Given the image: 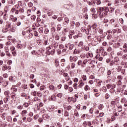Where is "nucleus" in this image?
<instances>
[{"label": "nucleus", "mask_w": 127, "mask_h": 127, "mask_svg": "<svg viewBox=\"0 0 127 127\" xmlns=\"http://www.w3.org/2000/svg\"><path fill=\"white\" fill-rule=\"evenodd\" d=\"M37 25H36V23H34L32 24V29L34 30L35 29V27H37Z\"/></svg>", "instance_id": "c9c22d12"}, {"label": "nucleus", "mask_w": 127, "mask_h": 127, "mask_svg": "<svg viewBox=\"0 0 127 127\" xmlns=\"http://www.w3.org/2000/svg\"><path fill=\"white\" fill-rule=\"evenodd\" d=\"M102 90L104 93H106L107 92V87H106V86H103L102 88Z\"/></svg>", "instance_id": "f704fd0d"}, {"label": "nucleus", "mask_w": 127, "mask_h": 127, "mask_svg": "<svg viewBox=\"0 0 127 127\" xmlns=\"http://www.w3.org/2000/svg\"><path fill=\"white\" fill-rule=\"evenodd\" d=\"M9 94H10V92L8 90H6L4 92V95L5 97H8V98H10Z\"/></svg>", "instance_id": "1a4fd4ad"}, {"label": "nucleus", "mask_w": 127, "mask_h": 127, "mask_svg": "<svg viewBox=\"0 0 127 127\" xmlns=\"http://www.w3.org/2000/svg\"><path fill=\"white\" fill-rule=\"evenodd\" d=\"M31 94L32 96H34V97H36V96H37V92L34 90L32 91Z\"/></svg>", "instance_id": "a211bd4d"}, {"label": "nucleus", "mask_w": 127, "mask_h": 127, "mask_svg": "<svg viewBox=\"0 0 127 127\" xmlns=\"http://www.w3.org/2000/svg\"><path fill=\"white\" fill-rule=\"evenodd\" d=\"M84 85H85V83L84 82L80 83L79 85H78V87L79 88H82V87H83V86H84Z\"/></svg>", "instance_id": "a19ab883"}, {"label": "nucleus", "mask_w": 127, "mask_h": 127, "mask_svg": "<svg viewBox=\"0 0 127 127\" xmlns=\"http://www.w3.org/2000/svg\"><path fill=\"white\" fill-rule=\"evenodd\" d=\"M117 79H118V80H120V81H121V80H123V76L122 75H118L117 77Z\"/></svg>", "instance_id": "bf43d9fd"}, {"label": "nucleus", "mask_w": 127, "mask_h": 127, "mask_svg": "<svg viewBox=\"0 0 127 127\" xmlns=\"http://www.w3.org/2000/svg\"><path fill=\"white\" fill-rule=\"evenodd\" d=\"M108 14V12L104 11L102 14H99V16L100 17V18H103V17H105L106 15Z\"/></svg>", "instance_id": "0eeeda50"}, {"label": "nucleus", "mask_w": 127, "mask_h": 127, "mask_svg": "<svg viewBox=\"0 0 127 127\" xmlns=\"http://www.w3.org/2000/svg\"><path fill=\"white\" fill-rule=\"evenodd\" d=\"M81 58H85L86 57V54H82L80 55Z\"/></svg>", "instance_id": "774afa93"}, {"label": "nucleus", "mask_w": 127, "mask_h": 127, "mask_svg": "<svg viewBox=\"0 0 127 127\" xmlns=\"http://www.w3.org/2000/svg\"><path fill=\"white\" fill-rule=\"evenodd\" d=\"M77 83H74L73 85V87L74 88V89H75V90H76L77 89Z\"/></svg>", "instance_id": "338daca9"}, {"label": "nucleus", "mask_w": 127, "mask_h": 127, "mask_svg": "<svg viewBox=\"0 0 127 127\" xmlns=\"http://www.w3.org/2000/svg\"><path fill=\"white\" fill-rule=\"evenodd\" d=\"M77 64L78 66H80L82 64V60H79L77 62Z\"/></svg>", "instance_id": "e2e57ef3"}, {"label": "nucleus", "mask_w": 127, "mask_h": 127, "mask_svg": "<svg viewBox=\"0 0 127 127\" xmlns=\"http://www.w3.org/2000/svg\"><path fill=\"white\" fill-rule=\"evenodd\" d=\"M10 50L11 51H14V50H15V48L13 46H11L10 47Z\"/></svg>", "instance_id": "6e6d98bb"}, {"label": "nucleus", "mask_w": 127, "mask_h": 127, "mask_svg": "<svg viewBox=\"0 0 127 127\" xmlns=\"http://www.w3.org/2000/svg\"><path fill=\"white\" fill-rule=\"evenodd\" d=\"M81 78L83 81H87V76L85 75H82Z\"/></svg>", "instance_id": "b1692460"}, {"label": "nucleus", "mask_w": 127, "mask_h": 127, "mask_svg": "<svg viewBox=\"0 0 127 127\" xmlns=\"http://www.w3.org/2000/svg\"><path fill=\"white\" fill-rule=\"evenodd\" d=\"M31 12V10L30 9H28L27 10V16H29L30 15V13Z\"/></svg>", "instance_id": "a18cd8bd"}, {"label": "nucleus", "mask_w": 127, "mask_h": 127, "mask_svg": "<svg viewBox=\"0 0 127 127\" xmlns=\"http://www.w3.org/2000/svg\"><path fill=\"white\" fill-rule=\"evenodd\" d=\"M89 79H90V80H94V79H95V76H94L93 75H90L89 77Z\"/></svg>", "instance_id": "69168bd1"}, {"label": "nucleus", "mask_w": 127, "mask_h": 127, "mask_svg": "<svg viewBox=\"0 0 127 127\" xmlns=\"http://www.w3.org/2000/svg\"><path fill=\"white\" fill-rule=\"evenodd\" d=\"M105 97L106 100H108V99L110 98V94H109L108 93H106Z\"/></svg>", "instance_id": "603ef678"}, {"label": "nucleus", "mask_w": 127, "mask_h": 127, "mask_svg": "<svg viewBox=\"0 0 127 127\" xmlns=\"http://www.w3.org/2000/svg\"><path fill=\"white\" fill-rule=\"evenodd\" d=\"M122 59H124V60H127V55H124L122 57Z\"/></svg>", "instance_id": "49530a36"}, {"label": "nucleus", "mask_w": 127, "mask_h": 127, "mask_svg": "<svg viewBox=\"0 0 127 127\" xmlns=\"http://www.w3.org/2000/svg\"><path fill=\"white\" fill-rule=\"evenodd\" d=\"M90 50V49L89 48V47L88 46H84V50H85V51H89V50Z\"/></svg>", "instance_id": "680f3d73"}, {"label": "nucleus", "mask_w": 127, "mask_h": 127, "mask_svg": "<svg viewBox=\"0 0 127 127\" xmlns=\"http://www.w3.org/2000/svg\"><path fill=\"white\" fill-rule=\"evenodd\" d=\"M84 90L85 91H90V87L89 86V85H86L85 87H84Z\"/></svg>", "instance_id": "4be33fe9"}, {"label": "nucleus", "mask_w": 127, "mask_h": 127, "mask_svg": "<svg viewBox=\"0 0 127 127\" xmlns=\"http://www.w3.org/2000/svg\"><path fill=\"white\" fill-rule=\"evenodd\" d=\"M10 69H11V66H10V65H3L2 67V69L3 71H5V70H10Z\"/></svg>", "instance_id": "423d86ee"}, {"label": "nucleus", "mask_w": 127, "mask_h": 127, "mask_svg": "<svg viewBox=\"0 0 127 127\" xmlns=\"http://www.w3.org/2000/svg\"><path fill=\"white\" fill-rule=\"evenodd\" d=\"M44 45H49V44H50V40L47 39L46 40L44 41Z\"/></svg>", "instance_id": "ddd939ff"}, {"label": "nucleus", "mask_w": 127, "mask_h": 127, "mask_svg": "<svg viewBox=\"0 0 127 127\" xmlns=\"http://www.w3.org/2000/svg\"><path fill=\"white\" fill-rule=\"evenodd\" d=\"M117 56H123L124 55V52L119 51L117 52Z\"/></svg>", "instance_id": "2eb2a0df"}, {"label": "nucleus", "mask_w": 127, "mask_h": 127, "mask_svg": "<svg viewBox=\"0 0 127 127\" xmlns=\"http://www.w3.org/2000/svg\"><path fill=\"white\" fill-rule=\"evenodd\" d=\"M49 88L50 90H51L52 91H53V90H54L55 87L53 85H50L49 86Z\"/></svg>", "instance_id": "cd10ccee"}, {"label": "nucleus", "mask_w": 127, "mask_h": 127, "mask_svg": "<svg viewBox=\"0 0 127 127\" xmlns=\"http://www.w3.org/2000/svg\"><path fill=\"white\" fill-rule=\"evenodd\" d=\"M91 28H92V29H94L97 28V24L95 23L93 24L92 26H91Z\"/></svg>", "instance_id": "72a5a7b5"}, {"label": "nucleus", "mask_w": 127, "mask_h": 127, "mask_svg": "<svg viewBox=\"0 0 127 127\" xmlns=\"http://www.w3.org/2000/svg\"><path fill=\"white\" fill-rule=\"evenodd\" d=\"M27 114V111L26 110H23L21 113V116L22 117H25Z\"/></svg>", "instance_id": "9d476101"}, {"label": "nucleus", "mask_w": 127, "mask_h": 127, "mask_svg": "<svg viewBox=\"0 0 127 127\" xmlns=\"http://www.w3.org/2000/svg\"><path fill=\"white\" fill-rule=\"evenodd\" d=\"M102 55H103V56H106V55H107V52H106L105 51H102Z\"/></svg>", "instance_id": "3c124183"}, {"label": "nucleus", "mask_w": 127, "mask_h": 127, "mask_svg": "<svg viewBox=\"0 0 127 127\" xmlns=\"http://www.w3.org/2000/svg\"><path fill=\"white\" fill-rule=\"evenodd\" d=\"M86 58H93L94 57V55H93V53L91 52H89L86 55Z\"/></svg>", "instance_id": "20e7f679"}, {"label": "nucleus", "mask_w": 127, "mask_h": 127, "mask_svg": "<svg viewBox=\"0 0 127 127\" xmlns=\"http://www.w3.org/2000/svg\"><path fill=\"white\" fill-rule=\"evenodd\" d=\"M65 81H69V80H70V76L69 75L66 76L65 77Z\"/></svg>", "instance_id": "0e129e2a"}, {"label": "nucleus", "mask_w": 127, "mask_h": 127, "mask_svg": "<svg viewBox=\"0 0 127 127\" xmlns=\"http://www.w3.org/2000/svg\"><path fill=\"white\" fill-rule=\"evenodd\" d=\"M124 89L122 88L121 87H119L118 89H117V92L119 93H123L124 92Z\"/></svg>", "instance_id": "dca6fc26"}, {"label": "nucleus", "mask_w": 127, "mask_h": 127, "mask_svg": "<svg viewBox=\"0 0 127 127\" xmlns=\"http://www.w3.org/2000/svg\"><path fill=\"white\" fill-rule=\"evenodd\" d=\"M99 55H97L96 57H95V58L96 59H98V60L99 61H102V60H103V57H99Z\"/></svg>", "instance_id": "5701e85b"}, {"label": "nucleus", "mask_w": 127, "mask_h": 127, "mask_svg": "<svg viewBox=\"0 0 127 127\" xmlns=\"http://www.w3.org/2000/svg\"><path fill=\"white\" fill-rule=\"evenodd\" d=\"M19 11L21 13H23V12H24V9H23V8H20L19 9Z\"/></svg>", "instance_id": "09e8293b"}, {"label": "nucleus", "mask_w": 127, "mask_h": 127, "mask_svg": "<svg viewBox=\"0 0 127 127\" xmlns=\"http://www.w3.org/2000/svg\"><path fill=\"white\" fill-rule=\"evenodd\" d=\"M61 28H62V27L61 26V25L58 24L57 25V29H58V30H61Z\"/></svg>", "instance_id": "13d9d810"}, {"label": "nucleus", "mask_w": 127, "mask_h": 127, "mask_svg": "<svg viewBox=\"0 0 127 127\" xmlns=\"http://www.w3.org/2000/svg\"><path fill=\"white\" fill-rule=\"evenodd\" d=\"M11 90H12L13 93H16V92H17V88H16L14 85L12 86Z\"/></svg>", "instance_id": "f8f14e48"}, {"label": "nucleus", "mask_w": 127, "mask_h": 127, "mask_svg": "<svg viewBox=\"0 0 127 127\" xmlns=\"http://www.w3.org/2000/svg\"><path fill=\"white\" fill-rule=\"evenodd\" d=\"M82 126L84 127H87V126H88V123H87L86 121H85L83 122Z\"/></svg>", "instance_id": "de8ad7c7"}, {"label": "nucleus", "mask_w": 127, "mask_h": 127, "mask_svg": "<svg viewBox=\"0 0 127 127\" xmlns=\"http://www.w3.org/2000/svg\"><path fill=\"white\" fill-rule=\"evenodd\" d=\"M121 64L124 68H127V62L125 63L124 62H121Z\"/></svg>", "instance_id": "9b49d317"}, {"label": "nucleus", "mask_w": 127, "mask_h": 127, "mask_svg": "<svg viewBox=\"0 0 127 127\" xmlns=\"http://www.w3.org/2000/svg\"><path fill=\"white\" fill-rule=\"evenodd\" d=\"M3 108L6 109V110H8V109H9V108L8 107V105L7 104H4Z\"/></svg>", "instance_id": "58836bf2"}, {"label": "nucleus", "mask_w": 127, "mask_h": 127, "mask_svg": "<svg viewBox=\"0 0 127 127\" xmlns=\"http://www.w3.org/2000/svg\"><path fill=\"white\" fill-rule=\"evenodd\" d=\"M74 48V45L73 44H70L69 47V50H72V49Z\"/></svg>", "instance_id": "864d4df0"}, {"label": "nucleus", "mask_w": 127, "mask_h": 127, "mask_svg": "<svg viewBox=\"0 0 127 127\" xmlns=\"http://www.w3.org/2000/svg\"><path fill=\"white\" fill-rule=\"evenodd\" d=\"M122 32V30L119 28L114 29L112 30L111 33L115 34V33H121Z\"/></svg>", "instance_id": "f257e3e1"}, {"label": "nucleus", "mask_w": 127, "mask_h": 127, "mask_svg": "<svg viewBox=\"0 0 127 127\" xmlns=\"http://www.w3.org/2000/svg\"><path fill=\"white\" fill-rule=\"evenodd\" d=\"M6 47H9V46H10V45H11V42H10V41H8V42H7L6 43Z\"/></svg>", "instance_id": "a878e982"}, {"label": "nucleus", "mask_w": 127, "mask_h": 127, "mask_svg": "<svg viewBox=\"0 0 127 127\" xmlns=\"http://www.w3.org/2000/svg\"><path fill=\"white\" fill-rule=\"evenodd\" d=\"M107 78L108 79L106 81V83H109V82H110V81H111L112 79V78L111 77V76H108Z\"/></svg>", "instance_id": "79ce46f5"}, {"label": "nucleus", "mask_w": 127, "mask_h": 127, "mask_svg": "<svg viewBox=\"0 0 127 127\" xmlns=\"http://www.w3.org/2000/svg\"><path fill=\"white\" fill-rule=\"evenodd\" d=\"M51 100L54 101H56V96H55V95H53L51 97Z\"/></svg>", "instance_id": "412c9836"}, {"label": "nucleus", "mask_w": 127, "mask_h": 127, "mask_svg": "<svg viewBox=\"0 0 127 127\" xmlns=\"http://www.w3.org/2000/svg\"><path fill=\"white\" fill-rule=\"evenodd\" d=\"M55 63L56 67H57V66H59V61H58V60H56Z\"/></svg>", "instance_id": "473e14b6"}, {"label": "nucleus", "mask_w": 127, "mask_h": 127, "mask_svg": "<svg viewBox=\"0 0 127 127\" xmlns=\"http://www.w3.org/2000/svg\"><path fill=\"white\" fill-rule=\"evenodd\" d=\"M63 96V94L62 93H60L57 95V97H58V98H62Z\"/></svg>", "instance_id": "052dcab7"}, {"label": "nucleus", "mask_w": 127, "mask_h": 127, "mask_svg": "<svg viewBox=\"0 0 127 127\" xmlns=\"http://www.w3.org/2000/svg\"><path fill=\"white\" fill-rule=\"evenodd\" d=\"M98 109L100 111H102L104 109V105L103 104L99 105Z\"/></svg>", "instance_id": "393cba45"}, {"label": "nucleus", "mask_w": 127, "mask_h": 127, "mask_svg": "<svg viewBox=\"0 0 127 127\" xmlns=\"http://www.w3.org/2000/svg\"><path fill=\"white\" fill-rule=\"evenodd\" d=\"M113 46L115 48H118V47H120V46H121V44H120V43H116L114 44Z\"/></svg>", "instance_id": "4468645a"}, {"label": "nucleus", "mask_w": 127, "mask_h": 127, "mask_svg": "<svg viewBox=\"0 0 127 127\" xmlns=\"http://www.w3.org/2000/svg\"><path fill=\"white\" fill-rule=\"evenodd\" d=\"M86 28L85 27H82L81 28V30L82 32H85V31H86Z\"/></svg>", "instance_id": "4d7b16f0"}, {"label": "nucleus", "mask_w": 127, "mask_h": 127, "mask_svg": "<svg viewBox=\"0 0 127 127\" xmlns=\"http://www.w3.org/2000/svg\"><path fill=\"white\" fill-rule=\"evenodd\" d=\"M5 54L8 57H11V55H10V53H9V51L5 52Z\"/></svg>", "instance_id": "c03bdc74"}, {"label": "nucleus", "mask_w": 127, "mask_h": 127, "mask_svg": "<svg viewBox=\"0 0 127 127\" xmlns=\"http://www.w3.org/2000/svg\"><path fill=\"white\" fill-rule=\"evenodd\" d=\"M98 13L99 14H102V12L104 11V7H98L97 9Z\"/></svg>", "instance_id": "39448f33"}, {"label": "nucleus", "mask_w": 127, "mask_h": 127, "mask_svg": "<svg viewBox=\"0 0 127 127\" xmlns=\"http://www.w3.org/2000/svg\"><path fill=\"white\" fill-rule=\"evenodd\" d=\"M64 21L66 22V23H69V18L68 17H65L64 18Z\"/></svg>", "instance_id": "ea45409f"}, {"label": "nucleus", "mask_w": 127, "mask_h": 127, "mask_svg": "<svg viewBox=\"0 0 127 127\" xmlns=\"http://www.w3.org/2000/svg\"><path fill=\"white\" fill-rule=\"evenodd\" d=\"M38 101H39V98L38 97H35L33 99V101L35 103V102H37Z\"/></svg>", "instance_id": "37998d69"}, {"label": "nucleus", "mask_w": 127, "mask_h": 127, "mask_svg": "<svg viewBox=\"0 0 127 127\" xmlns=\"http://www.w3.org/2000/svg\"><path fill=\"white\" fill-rule=\"evenodd\" d=\"M3 102L5 104H6L8 102V97L5 96L3 99Z\"/></svg>", "instance_id": "aec40b11"}, {"label": "nucleus", "mask_w": 127, "mask_h": 127, "mask_svg": "<svg viewBox=\"0 0 127 127\" xmlns=\"http://www.w3.org/2000/svg\"><path fill=\"white\" fill-rule=\"evenodd\" d=\"M117 85L118 86H121L122 85V80H119L117 82Z\"/></svg>", "instance_id": "5fc2aeb1"}, {"label": "nucleus", "mask_w": 127, "mask_h": 127, "mask_svg": "<svg viewBox=\"0 0 127 127\" xmlns=\"http://www.w3.org/2000/svg\"><path fill=\"white\" fill-rule=\"evenodd\" d=\"M75 66H76V64L74 63H72L70 64L71 69H74V68H75Z\"/></svg>", "instance_id": "c85d7f7f"}, {"label": "nucleus", "mask_w": 127, "mask_h": 127, "mask_svg": "<svg viewBox=\"0 0 127 127\" xmlns=\"http://www.w3.org/2000/svg\"><path fill=\"white\" fill-rule=\"evenodd\" d=\"M51 50V47H48L47 48V50L48 52L50 53V54H51V55H53V54L55 53V50H53L52 51H50Z\"/></svg>", "instance_id": "7ed1b4c3"}, {"label": "nucleus", "mask_w": 127, "mask_h": 127, "mask_svg": "<svg viewBox=\"0 0 127 127\" xmlns=\"http://www.w3.org/2000/svg\"><path fill=\"white\" fill-rule=\"evenodd\" d=\"M9 80L11 82H14L15 81V80H14V79H13V77H12V76H10L9 78Z\"/></svg>", "instance_id": "4c0bfd02"}, {"label": "nucleus", "mask_w": 127, "mask_h": 127, "mask_svg": "<svg viewBox=\"0 0 127 127\" xmlns=\"http://www.w3.org/2000/svg\"><path fill=\"white\" fill-rule=\"evenodd\" d=\"M104 7V11H105L106 12H109V8L107 7Z\"/></svg>", "instance_id": "e433bc0d"}, {"label": "nucleus", "mask_w": 127, "mask_h": 127, "mask_svg": "<svg viewBox=\"0 0 127 127\" xmlns=\"http://www.w3.org/2000/svg\"><path fill=\"white\" fill-rule=\"evenodd\" d=\"M22 47V44H19L17 46V48H18V49H21Z\"/></svg>", "instance_id": "7c9ffc66"}, {"label": "nucleus", "mask_w": 127, "mask_h": 127, "mask_svg": "<svg viewBox=\"0 0 127 127\" xmlns=\"http://www.w3.org/2000/svg\"><path fill=\"white\" fill-rule=\"evenodd\" d=\"M11 95H11V99H12V100H15V97H16V95H15V93H14V92H12L11 94Z\"/></svg>", "instance_id": "f3484780"}, {"label": "nucleus", "mask_w": 127, "mask_h": 127, "mask_svg": "<svg viewBox=\"0 0 127 127\" xmlns=\"http://www.w3.org/2000/svg\"><path fill=\"white\" fill-rule=\"evenodd\" d=\"M80 52H81V51L80 50H77L75 49L74 50L73 54H79Z\"/></svg>", "instance_id": "6ab92c4d"}, {"label": "nucleus", "mask_w": 127, "mask_h": 127, "mask_svg": "<svg viewBox=\"0 0 127 127\" xmlns=\"http://www.w3.org/2000/svg\"><path fill=\"white\" fill-rule=\"evenodd\" d=\"M38 31L40 33H42V32H43V27H40L38 29Z\"/></svg>", "instance_id": "c756f323"}, {"label": "nucleus", "mask_w": 127, "mask_h": 127, "mask_svg": "<svg viewBox=\"0 0 127 127\" xmlns=\"http://www.w3.org/2000/svg\"><path fill=\"white\" fill-rule=\"evenodd\" d=\"M78 60V57L77 56H70L69 57V61L70 62H76Z\"/></svg>", "instance_id": "f03ea898"}, {"label": "nucleus", "mask_w": 127, "mask_h": 127, "mask_svg": "<svg viewBox=\"0 0 127 127\" xmlns=\"http://www.w3.org/2000/svg\"><path fill=\"white\" fill-rule=\"evenodd\" d=\"M123 48L124 49V50H123V52H124V53H127V43H125L124 45Z\"/></svg>", "instance_id": "6e6552de"}, {"label": "nucleus", "mask_w": 127, "mask_h": 127, "mask_svg": "<svg viewBox=\"0 0 127 127\" xmlns=\"http://www.w3.org/2000/svg\"><path fill=\"white\" fill-rule=\"evenodd\" d=\"M17 109L19 110H22L23 109V106L20 105L17 106Z\"/></svg>", "instance_id": "8fccbe9b"}, {"label": "nucleus", "mask_w": 127, "mask_h": 127, "mask_svg": "<svg viewBox=\"0 0 127 127\" xmlns=\"http://www.w3.org/2000/svg\"><path fill=\"white\" fill-rule=\"evenodd\" d=\"M29 105H30V103H26V102H25V103H24L23 104V106H24V107L25 108H27V107H28V106H29Z\"/></svg>", "instance_id": "2f4dec72"}, {"label": "nucleus", "mask_w": 127, "mask_h": 127, "mask_svg": "<svg viewBox=\"0 0 127 127\" xmlns=\"http://www.w3.org/2000/svg\"><path fill=\"white\" fill-rule=\"evenodd\" d=\"M48 15L49 16H50L51 15H53V12L52 10H49V12H48Z\"/></svg>", "instance_id": "bb28decb"}]
</instances>
